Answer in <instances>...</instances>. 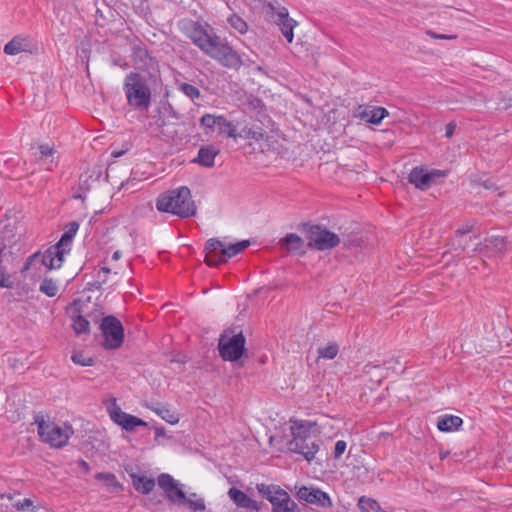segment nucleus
Wrapping results in <instances>:
<instances>
[{
  "mask_svg": "<svg viewBox=\"0 0 512 512\" xmlns=\"http://www.w3.org/2000/svg\"><path fill=\"white\" fill-rule=\"evenodd\" d=\"M72 361L81 366H92L94 364V359L91 357H86L82 352H76L71 357Z\"/></svg>",
  "mask_w": 512,
  "mask_h": 512,
  "instance_id": "ea45409f",
  "label": "nucleus"
},
{
  "mask_svg": "<svg viewBox=\"0 0 512 512\" xmlns=\"http://www.w3.org/2000/svg\"><path fill=\"white\" fill-rule=\"evenodd\" d=\"M280 244L281 248L287 252H297L303 249L304 241L299 235L295 233H288L280 241Z\"/></svg>",
  "mask_w": 512,
  "mask_h": 512,
  "instance_id": "393cba45",
  "label": "nucleus"
},
{
  "mask_svg": "<svg viewBox=\"0 0 512 512\" xmlns=\"http://www.w3.org/2000/svg\"><path fill=\"white\" fill-rule=\"evenodd\" d=\"M228 495L238 507L255 510L258 509V504L255 500L251 499L244 492L235 487L229 489Z\"/></svg>",
  "mask_w": 512,
  "mask_h": 512,
  "instance_id": "b1692460",
  "label": "nucleus"
},
{
  "mask_svg": "<svg viewBox=\"0 0 512 512\" xmlns=\"http://www.w3.org/2000/svg\"><path fill=\"white\" fill-rule=\"evenodd\" d=\"M387 124L388 125L402 124V121L401 120L397 121L396 119H393L392 121L387 122Z\"/></svg>",
  "mask_w": 512,
  "mask_h": 512,
  "instance_id": "bf43d9fd",
  "label": "nucleus"
},
{
  "mask_svg": "<svg viewBox=\"0 0 512 512\" xmlns=\"http://www.w3.org/2000/svg\"><path fill=\"white\" fill-rule=\"evenodd\" d=\"M305 232L309 247L318 251L331 250L341 242L337 234L321 225H305Z\"/></svg>",
  "mask_w": 512,
  "mask_h": 512,
  "instance_id": "9d476101",
  "label": "nucleus"
},
{
  "mask_svg": "<svg viewBox=\"0 0 512 512\" xmlns=\"http://www.w3.org/2000/svg\"><path fill=\"white\" fill-rule=\"evenodd\" d=\"M203 128H230V123L223 116L206 114L201 117Z\"/></svg>",
  "mask_w": 512,
  "mask_h": 512,
  "instance_id": "bb28decb",
  "label": "nucleus"
},
{
  "mask_svg": "<svg viewBox=\"0 0 512 512\" xmlns=\"http://www.w3.org/2000/svg\"><path fill=\"white\" fill-rule=\"evenodd\" d=\"M34 424L37 426L40 440L53 448H62L67 445L74 433L70 424L58 425L43 414L35 415Z\"/></svg>",
  "mask_w": 512,
  "mask_h": 512,
  "instance_id": "423d86ee",
  "label": "nucleus"
},
{
  "mask_svg": "<svg viewBox=\"0 0 512 512\" xmlns=\"http://www.w3.org/2000/svg\"><path fill=\"white\" fill-rule=\"evenodd\" d=\"M426 34L432 38V39H437V40H443V39H446V40H454L457 38V35L455 34H451V35H447V34H438L432 30H428L426 32Z\"/></svg>",
  "mask_w": 512,
  "mask_h": 512,
  "instance_id": "c03bdc74",
  "label": "nucleus"
},
{
  "mask_svg": "<svg viewBox=\"0 0 512 512\" xmlns=\"http://www.w3.org/2000/svg\"><path fill=\"white\" fill-rule=\"evenodd\" d=\"M352 117L363 124L379 125L383 119L390 118L391 113L383 107L364 104L352 110Z\"/></svg>",
  "mask_w": 512,
  "mask_h": 512,
  "instance_id": "2eb2a0df",
  "label": "nucleus"
},
{
  "mask_svg": "<svg viewBox=\"0 0 512 512\" xmlns=\"http://www.w3.org/2000/svg\"><path fill=\"white\" fill-rule=\"evenodd\" d=\"M473 239L474 240H478V237L477 236H470V235H468L467 240H463L462 241V245H465V247H466V250L464 252H466L468 250V245H469L470 242H472Z\"/></svg>",
  "mask_w": 512,
  "mask_h": 512,
  "instance_id": "5fc2aeb1",
  "label": "nucleus"
},
{
  "mask_svg": "<svg viewBox=\"0 0 512 512\" xmlns=\"http://www.w3.org/2000/svg\"><path fill=\"white\" fill-rule=\"evenodd\" d=\"M146 407L169 424L174 425L179 422L178 414L172 411L167 405L155 402L146 404Z\"/></svg>",
  "mask_w": 512,
  "mask_h": 512,
  "instance_id": "5701e85b",
  "label": "nucleus"
},
{
  "mask_svg": "<svg viewBox=\"0 0 512 512\" xmlns=\"http://www.w3.org/2000/svg\"><path fill=\"white\" fill-rule=\"evenodd\" d=\"M129 415L130 414L122 411L119 407H115L110 412L111 419L121 427L124 425V421L128 418Z\"/></svg>",
  "mask_w": 512,
  "mask_h": 512,
  "instance_id": "58836bf2",
  "label": "nucleus"
},
{
  "mask_svg": "<svg viewBox=\"0 0 512 512\" xmlns=\"http://www.w3.org/2000/svg\"><path fill=\"white\" fill-rule=\"evenodd\" d=\"M361 242L362 241H361L360 238L347 239V240L343 241L344 246L347 249H351V248H354V247H360L361 246Z\"/></svg>",
  "mask_w": 512,
  "mask_h": 512,
  "instance_id": "09e8293b",
  "label": "nucleus"
},
{
  "mask_svg": "<svg viewBox=\"0 0 512 512\" xmlns=\"http://www.w3.org/2000/svg\"><path fill=\"white\" fill-rule=\"evenodd\" d=\"M124 91L128 104L138 110H147L151 104V90L144 78L130 73L124 81Z\"/></svg>",
  "mask_w": 512,
  "mask_h": 512,
  "instance_id": "0eeeda50",
  "label": "nucleus"
},
{
  "mask_svg": "<svg viewBox=\"0 0 512 512\" xmlns=\"http://www.w3.org/2000/svg\"><path fill=\"white\" fill-rule=\"evenodd\" d=\"M485 187H486V188H488V189H490V188H492V185H491V184H488V185H487V184L485 183Z\"/></svg>",
  "mask_w": 512,
  "mask_h": 512,
  "instance_id": "680f3d73",
  "label": "nucleus"
},
{
  "mask_svg": "<svg viewBox=\"0 0 512 512\" xmlns=\"http://www.w3.org/2000/svg\"><path fill=\"white\" fill-rule=\"evenodd\" d=\"M453 131H454V130H446V134H445V136H446L447 138H450V137L453 135Z\"/></svg>",
  "mask_w": 512,
  "mask_h": 512,
  "instance_id": "052dcab7",
  "label": "nucleus"
},
{
  "mask_svg": "<svg viewBox=\"0 0 512 512\" xmlns=\"http://www.w3.org/2000/svg\"><path fill=\"white\" fill-rule=\"evenodd\" d=\"M275 23L280 27V30L289 43L293 41V29L296 26V21L289 17L286 8H280L274 13Z\"/></svg>",
  "mask_w": 512,
  "mask_h": 512,
  "instance_id": "412c9836",
  "label": "nucleus"
},
{
  "mask_svg": "<svg viewBox=\"0 0 512 512\" xmlns=\"http://www.w3.org/2000/svg\"><path fill=\"white\" fill-rule=\"evenodd\" d=\"M218 350L225 361L239 360L246 353L245 337L242 332L233 334L232 331L225 330L219 338Z\"/></svg>",
  "mask_w": 512,
  "mask_h": 512,
  "instance_id": "1a4fd4ad",
  "label": "nucleus"
},
{
  "mask_svg": "<svg viewBox=\"0 0 512 512\" xmlns=\"http://www.w3.org/2000/svg\"><path fill=\"white\" fill-rule=\"evenodd\" d=\"M499 110H507L512 108V97H503L497 107Z\"/></svg>",
  "mask_w": 512,
  "mask_h": 512,
  "instance_id": "de8ad7c7",
  "label": "nucleus"
},
{
  "mask_svg": "<svg viewBox=\"0 0 512 512\" xmlns=\"http://www.w3.org/2000/svg\"><path fill=\"white\" fill-rule=\"evenodd\" d=\"M88 304L81 299H75L66 309L71 319V326L77 335L88 334L90 332V323L87 320Z\"/></svg>",
  "mask_w": 512,
  "mask_h": 512,
  "instance_id": "4468645a",
  "label": "nucleus"
},
{
  "mask_svg": "<svg viewBox=\"0 0 512 512\" xmlns=\"http://www.w3.org/2000/svg\"><path fill=\"white\" fill-rule=\"evenodd\" d=\"M230 26L240 34H244L248 30L247 23L239 16L233 14L227 19Z\"/></svg>",
  "mask_w": 512,
  "mask_h": 512,
  "instance_id": "f704fd0d",
  "label": "nucleus"
},
{
  "mask_svg": "<svg viewBox=\"0 0 512 512\" xmlns=\"http://www.w3.org/2000/svg\"><path fill=\"white\" fill-rule=\"evenodd\" d=\"M322 133L317 134L313 138V147L323 153H330L334 149L342 147L346 143L347 135L345 130H321Z\"/></svg>",
  "mask_w": 512,
  "mask_h": 512,
  "instance_id": "ddd939ff",
  "label": "nucleus"
},
{
  "mask_svg": "<svg viewBox=\"0 0 512 512\" xmlns=\"http://www.w3.org/2000/svg\"><path fill=\"white\" fill-rule=\"evenodd\" d=\"M346 447H347V444L345 441H343V440L337 441L335 444V447H334V452H333L334 458L339 459L345 452Z\"/></svg>",
  "mask_w": 512,
  "mask_h": 512,
  "instance_id": "79ce46f5",
  "label": "nucleus"
},
{
  "mask_svg": "<svg viewBox=\"0 0 512 512\" xmlns=\"http://www.w3.org/2000/svg\"><path fill=\"white\" fill-rule=\"evenodd\" d=\"M258 492L272 505V512H300L290 495L275 485L257 484Z\"/></svg>",
  "mask_w": 512,
  "mask_h": 512,
  "instance_id": "6e6552de",
  "label": "nucleus"
},
{
  "mask_svg": "<svg viewBox=\"0 0 512 512\" xmlns=\"http://www.w3.org/2000/svg\"><path fill=\"white\" fill-rule=\"evenodd\" d=\"M191 39L204 53L222 65L234 69L241 66L240 56L220 37L212 35L204 28H194Z\"/></svg>",
  "mask_w": 512,
  "mask_h": 512,
  "instance_id": "f03ea898",
  "label": "nucleus"
},
{
  "mask_svg": "<svg viewBox=\"0 0 512 512\" xmlns=\"http://www.w3.org/2000/svg\"><path fill=\"white\" fill-rule=\"evenodd\" d=\"M458 126V124L456 123V121H450L447 125H446V128H449V129H452V128H456Z\"/></svg>",
  "mask_w": 512,
  "mask_h": 512,
  "instance_id": "4d7b16f0",
  "label": "nucleus"
},
{
  "mask_svg": "<svg viewBox=\"0 0 512 512\" xmlns=\"http://www.w3.org/2000/svg\"><path fill=\"white\" fill-rule=\"evenodd\" d=\"M68 251L69 249L66 250L56 244L48 248L42 256L39 252L34 253L25 262L21 273L25 274L30 269L31 265L38 260H40L41 265L45 266L49 270L60 268L64 260V255Z\"/></svg>",
  "mask_w": 512,
  "mask_h": 512,
  "instance_id": "f8f14e48",
  "label": "nucleus"
},
{
  "mask_svg": "<svg viewBox=\"0 0 512 512\" xmlns=\"http://www.w3.org/2000/svg\"><path fill=\"white\" fill-rule=\"evenodd\" d=\"M100 329L104 337L103 347L113 350L119 348L124 341V328L122 323L112 315L102 319Z\"/></svg>",
  "mask_w": 512,
  "mask_h": 512,
  "instance_id": "9b49d317",
  "label": "nucleus"
},
{
  "mask_svg": "<svg viewBox=\"0 0 512 512\" xmlns=\"http://www.w3.org/2000/svg\"><path fill=\"white\" fill-rule=\"evenodd\" d=\"M120 257H121V252H120V251H118V250H117V251H115V252L113 253V255H112V259H113L114 261L119 260V259H120Z\"/></svg>",
  "mask_w": 512,
  "mask_h": 512,
  "instance_id": "6e6d98bb",
  "label": "nucleus"
},
{
  "mask_svg": "<svg viewBox=\"0 0 512 512\" xmlns=\"http://www.w3.org/2000/svg\"><path fill=\"white\" fill-rule=\"evenodd\" d=\"M78 464L80 467H82L84 473H88L90 471V466L85 460L80 459Z\"/></svg>",
  "mask_w": 512,
  "mask_h": 512,
  "instance_id": "3c124183",
  "label": "nucleus"
},
{
  "mask_svg": "<svg viewBox=\"0 0 512 512\" xmlns=\"http://www.w3.org/2000/svg\"><path fill=\"white\" fill-rule=\"evenodd\" d=\"M133 485L136 491L142 494H149L155 487V481L146 476H134Z\"/></svg>",
  "mask_w": 512,
  "mask_h": 512,
  "instance_id": "c85d7f7f",
  "label": "nucleus"
},
{
  "mask_svg": "<svg viewBox=\"0 0 512 512\" xmlns=\"http://www.w3.org/2000/svg\"><path fill=\"white\" fill-rule=\"evenodd\" d=\"M408 180L416 188L421 190H426L432 185L428 171L422 167L413 168L409 173Z\"/></svg>",
  "mask_w": 512,
  "mask_h": 512,
  "instance_id": "4be33fe9",
  "label": "nucleus"
},
{
  "mask_svg": "<svg viewBox=\"0 0 512 512\" xmlns=\"http://www.w3.org/2000/svg\"><path fill=\"white\" fill-rule=\"evenodd\" d=\"M221 149L219 145L203 144L200 146L197 156L192 159V163L204 168H213L215 166V158L219 155Z\"/></svg>",
  "mask_w": 512,
  "mask_h": 512,
  "instance_id": "a211bd4d",
  "label": "nucleus"
},
{
  "mask_svg": "<svg viewBox=\"0 0 512 512\" xmlns=\"http://www.w3.org/2000/svg\"><path fill=\"white\" fill-rule=\"evenodd\" d=\"M249 246L250 242L248 240H242L229 246H225V250H222V259H224V262H226L228 259L236 256Z\"/></svg>",
  "mask_w": 512,
  "mask_h": 512,
  "instance_id": "c756f323",
  "label": "nucleus"
},
{
  "mask_svg": "<svg viewBox=\"0 0 512 512\" xmlns=\"http://www.w3.org/2000/svg\"><path fill=\"white\" fill-rule=\"evenodd\" d=\"M34 49L35 44L30 37L17 35L4 46V53L14 56L20 53H32Z\"/></svg>",
  "mask_w": 512,
  "mask_h": 512,
  "instance_id": "6ab92c4d",
  "label": "nucleus"
},
{
  "mask_svg": "<svg viewBox=\"0 0 512 512\" xmlns=\"http://www.w3.org/2000/svg\"><path fill=\"white\" fill-rule=\"evenodd\" d=\"M339 350L340 346L337 342H329L325 346H321L317 349L318 358L332 360L338 355Z\"/></svg>",
  "mask_w": 512,
  "mask_h": 512,
  "instance_id": "7c9ffc66",
  "label": "nucleus"
},
{
  "mask_svg": "<svg viewBox=\"0 0 512 512\" xmlns=\"http://www.w3.org/2000/svg\"><path fill=\"white\" fill-rule=\"evenodd\" d=\"M111 270L108 267H102L101 270L97 274V279L100 284H105L107 282V278Z\"/></svg>",
  "mask_w": 512,
  "mask_h": 512,
  "instance_id": "a18cd8bd",
  "label": "nucleus"
},
{
  "mask_svg": "<svg viewBox=\"0 0 512 512\" xmlns=\"http://www.w3.org/2000/svg\"><path fill=\"white\" fill-rule=\"evenodd\" d=\"M463 421L460 417L454 415H446L437 422V428L442 432H452L458 430Z\"/></svg>",
  "mask_w": 512,
  "mask_h": 512,
  "instance_id": "a878e982",
  "label": "nucleus"
},
{
  "mask_svg": "<svg viewBox=\"0 0 512 512\" xmlns=\"http://www.w3.org/2000/svg\"><path fill=\"white\" fill-rule=\"evenodd\" d=\"M358 505L363 512L377 511L380 509L377 501L366 497H361Z\"/></svg>",
  "mask_w": 512,
  "mask_h": 512,
  "instance_id": "c9c22d12",
  "label": "nucleus"
},
{
  "mask_svg": "<svg viewBox=\"0 0 512 512\" xmlns=\"http://www.w3.org/2000/svg\"><path fill=\"white\" fill-rule=\"evenodd\" d=\"M179 89L183 94L192 100L200 97L199 89L191 84L183 83L180 85Z\"/></svg>",
  "mask_w": 512,
  "mask_h": 512,
  "instance_id": "4c0bfd02",
  "label": "nucleus"
},
{
  "mask_svg": "<svg viewBox=\"0 0 512 512\" xmlns=\"http://www.w3.org/2000/svg\"><path fill=\"white\" fill-rule=\"evenodd\" d=\"M292 440L289 449L301 454L308 462L312 461L319 450V437L315 422L295 421L291 426Z\"/></svg>",
  "mask_w": 512,
  "mask_h": 512,
  "instance_id": "7ed1b4c3",
  "label": "nucleus"
},
{
  "mask_svg": "<svg viewBox=\"0 0 512 512\" xmlns=\"http://www.w3.org/2000/svg\"><path fill=\"white\" fill-rule=\"evenodd\" d=\"M157 484L168 501L178 507H187L192 512L206 509L203 498L196 493L186 494L184 485L176 481L170 474L162 473L157 477Z\"/></svg>",
  "mask_w": 512,
  "mask_h": 512,
  "instance_id": "20e7f679",
  "label": "nucleus"
},
{
  "mask_svg": "<svg viewBox=\"0 0 512 512\" xmlns=\"http://www.w3.org/2000/svg\"><path fill=\"white\" fill-rule=\"evenodd\" d=\"M129 148H130V144L129 143H125L123 149H121V150H113L111 152V156L113 158L121 157L122 155H124L129 150Z\"/></svg>",
  "mask_w": 512,
  "mask_h": 512,
  "instance_id": "8fccbe9b",
  "label": "nucleus"
},
{
  "mask_svg": "<svg viewBox=\"0 0 512 512\" xmlns=\"http://www.w3.org/2000/svg\"><path fill=\"white\" fill-rule=\"evenodd\" d=\"M137 426H147V423L142 419L130 414L124 421L122 428L126 431H133Z\"/></svg>",
  "mask_w": 512,
  "mask_h": 512,
  "instance_id": "e433bc0d",
  "label": "nucleus"
},
{
  "mask_svg": "<svg viewBox=\"0 0 512 512\" xmlns=\"http://www.w3.org/2000/svg\"><path fill=\"white\" fill-rule=\"evenodd\" d=\"M205 263L209 266L224 263L222 259V250H225V245L218 239L211 238L205 245Z\"/></svg>",
  "mask_w": 512,
  "mask_h": 512,
  "instance_id": "aec40b11",
  "label": "nucleus"
},
{
  "mask_svg": "<svg viewBox=\"0 0 512 512\" xmlns=\"http://www.w3.org/2000/svg\"><path fill=\"white\" fill-rule=\"evenodd\" d=\"M485 187H486V188H488V189H490V188H492V185H491V184H488V185H487V184L485 183Z\"/></svg>",
  "mask_w": 512,
  "mask_h": 512,
  "instance_id": "e2e57ef3",
  "label": "nucleus"
},
{
  "mask_svg": "<svg viewBox=\"0 0 512 512\" xmlns=\"http://www.w3.org/2000/svg\"><path fill=\"white\" fill-rule=\"evenodd\" d=\"M286 141V138L282 134V136L278 138V143H275V146H282V148L284 149L282 153H285L287 151V148L284 146V142Z\"/></svg>",
  "mask_w": 512,
  "mask_h": 512,
  "instance_id": "864d4df0",
  "label": "nucleus"
},
{
  "mask_svg": "<svg viewBox=\"0 0 512 512\" xmlns=\"http://www.w3.org/2000/svg\"><path fill=\"white\" fill-rule=\"evenodd\" d=\"M79 229V224L76 221H72L67 225L66 231L62 234L59 242L57 245L61 248H64L65 246H69L77 233Z\"/></svg>",
  "mask_w": 512,
  "mask_h": 512,
  "instance_id": "2f4dec72",
  "label": "nucleus"
},
{
  "mask_svg": "<svg viewBox=\"0 0 512 512\" xmlns=\"http://www.w3.org/2000/svg\"><path fill=\"white\" fill-rule=\"evenodd\" d=\"M428 174L430 175L431 183H433L435 178L446 177L448 172L446 170H436V169H434V170L429 171Z\"/></svg>",
  "mask_w": 512,
  "mask_h": 512,
  "instance_id": "49530a36",
  "label": "nucleus"
},
{
  "mask_svg": "<svg viewBox=\"0 0 512 512\" xmlns=\"http://www.w3.org/2000/svg\"><path fill=\"white\" fill-rule=\"evenodd\" d=\"M14 507L18 511L30 510L31 512H37L36 507L33 505V501L31 499H29V498H24L22 500L17 501L14 504Z\"/></svg>",
  "mask_w": 512,
  "mask_h": 512,
  "instance_id": "a19ab883",
  "label": "nucleus"
},
{
  "mask_svg": "<svg viewBox=\"0 0 512 512\" xmlns=\"http://www.w3.org/2000/svg\"><path fill=\"white\" fill-rule=\"evenodd\" d=\"M297 497L309 504L318 505L323 508L332 507L329 495L318 488L303 486L297 491Z\"/></svg>",
  "mask_w": 512,
  "mask_h": 512,
  "instance_id": "f3484780",
  "label": "nucleus"
},
{
  "mask_svg": "<svg viewBox=\"0 0 512 512\" xmlns=\"http://www.w3.org/2000/svg\"><path fill=\"white\" fill-rule=\"evenodd\" d=\"M219 135L232 138L240 149L251 152H275L282 154V146H275L278 138L282 136L280 130H270L269 133L257 132L255 130H219Z\"/></svg>",
  "mask_w": 512,
  "mask_h": 512,
  "instance_id": "f257e3e1",
  "label": "nucleus"
},
{
  "mask_svg": "<svg viewBox=\"0 0 512 512\" xmlns=\"http://www.w3.org/2000/svg\"><path fill=\"white\" fill-rule=\"evenodd\" d=\"M95 479L104 481L106 486L110 489H118L121 484L117 480L116 476L110 472H99L95 474Z\"/></svg>",
  "mask_w": 512,
  "mask_h": 512,
  "instance_id": "473e14b6",
  "label": "nucleus"
},
{
  "mask_svg": "<svg viewBox=\"0 0 512 512\" xmlns=\"http://www.w3.org/2000/svg\"><path fill=\"white\" fill-rule=\"evenodd\" d=\"M473 230V224H464L460 226L455 232V238L453 239L452 244L455 245V250L465 251V245H462L463 240H467L468 235Z\"/></svg>",
  "mask_w": 512,
  "mask_h": 512,
  "instance_id": "cd10ccee",
  "label": "nucleus"
},
{
  "mask_svg": "<svg viewBox=\"0 0 512 512\" xmlns=\"http://www.w3.org/2000/svg\"><path fill=\"white\" fill-rule=\"evenodd\" d=\"M156 208L161 212L172 213L181 218L196 214V205L187 186L162 193L157 198Z\"/></svg>",
  "mask_w": 512,
  "mask_h": 512,
  "instance_id": "39448f33",
  "label": "nucleus"
},
{
  "mask_svg": "<svg viewBox=\"0 0 512 512\" xmlns=\"http://www.w3.org/2000/svg\"><path fill=\"white\" fill-rule=\"evenodd\" d=\"M39 291L48 297H54L58 292V286L53 279L45 278L40 284Z\"/></svg>",
  "mask_w": 512,
  "mask_h": 512,
  "instance_id": "72a5a7b5",
  "label": "nucleus"
},
{
  "mask_svg": "<svg viewBox=\"0 0 512 512\" xmlns=\"http://www.w3.org/2000/svg\"><path fill=\"white\" fill-rule=\"evenodd\" d=\"M507 250V241L501 236H490L484 239L483 243H476L472 249L478 251L483 257L501 256Z\"/></svg>",
  "mask_w": 512,
  "mask_h": 512,
  "instance_id": "dca6fc26",
  "label": "nucleus"
},
{
  "mask_svg": "<svg viewBox=\"0 0 512 512\" xmlns=\"http://www.w3.org/2000/svg\"><path fill=\"white\" fill-rule=\"evenodd\" d=\"M38 149L42 157L52 156L55 152L54 145L50 144H40Z\"/></svg>",
  "mask_w": 512,
  "mask_h": 512,
  "instance_id": "37998d69",
  "label": "nucleus"
},
{
  "mask_svg": "<svg viewBox=\"0 0 512 512\" xmlns=\"http://www.w3.org/2000/svg\"><path fill=\"white\" fill-rule=\"evenodd\" d=\"M165 436V429L163 427H157L155 428V438L156 440L160 437Z\"/></svg>",
  "mask_w": 512,
  "mask_h": 512,
  "instance_id": "603ef678",
  "label": "nucleus"
},
{
  "mask_svg": "<svg viewBox=\"0 0 512 512\" xmlns=\"http://www.w3.org/2000/svg\"><path fill=\"white\" fill-rule=\"evenodd\" d=\"M375 368H378V366L366 365V366H365V372H366V373H371V370H372V369H375Z\"/></svg>",
  "mask_w": 512,
  "mask_h": 512,
  "instance_id": "13d9d810",
  "label": "nucleus"
}]
</instances>
